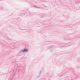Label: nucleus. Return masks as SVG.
Wrapping results in <instances>:
<instances>
[{
	"mask_svg": "<svg viewBox=\"0 0 80 80\" xmlns=\"http://www.w3.org/2000/svg\"><path fill=\"white\" fill-rule=\"evenodd\" d=\"M28 49L26 48H24L23 50H22L21 51V52H28Z\"/></svg>",
	"mask_w": 80,
	"mask_h": 80,
	"instance_id": "f257e3e1",
	"label": "nucleus"
},
{
	"mask_svg": "<svg viewBox=\"0 0 80 80\" xmlns=\"http://www.w3.org/2000/svg\"><path fill=\"white\" fill-rule=\"evenodd\" d=\"M59 45H61L62 46H64L65 44L64 43H60Z\"/></svg>",
	"mask_w": 80,
	"mask_h": 80,
	"instance_id": "f03ea898",
	"label": "nucleus"
},
{
	"mask_svg": "<svg viewBox=\"0 0 80 80\" xmlns=\"http://www.w3.org/2000/svg\"><path fill=\"white\" fill-rule=\"evenodd\" d=\"M42 73V70L40 71V72L39 73V75H41V73Z\"/></svg>",
	"mask_w": 80,
	"mask_h": 80,
	"instance_id": "7ed1b4c3",
	"label": "nucleus"
},
{
	"mask_svg": "<svg viewBox=\"0 0 80 80\" xmlns=\"http://www.w3.org/2000/svg\"><path fill=\"white\" fill-rule=\"evenodd\" d=\"M27 15L28 14L27 12L25 13L24 15Z\"/></svg>",
	"mask_w": 80,
	"mask_h": 80,
	"instance_id": "20e7f679",
	"label": "nucleus"
},
{
	"mask_svg": "<svg viewBox=\"0 0 80 80\" xmlns=\"http://www.w3.org/2000/svg\"><path fill=\"white\" fill-rule=\"evenodd\" d=\"M40 75H39L38 77H37V78H38L39 77H40Z\"/></svg>",
	"mask_w": 80,
	"mask_h": 80,
	"instance_id": "39448f33",
	"label": "nucleus"
},
{
	"mask_svg": "<svg viewBox=\"0 0 80 80\" xmlns=\"http://www.w3.org/2000/svg\"><path fill=\"white\" fill-rule=\"evenodd\" d=\"M52 48V47L51 46L49 48V49H50V48Z\"/></svg>",
	"mask_w": 80,
	"mask_h": 80,
	"instance_id": "423d86ee",
	"label": "nucleus"
},
{
	"mask_svg": "<svg viewBox=\"0 0 80 80\" xmlns=\"http://www.w3.org/2000/svg\"><path fill=\"white\" fill-rule=\"evenodd\" d=\"M47 24L46 23H45V24H43V25H47Z\"/></svg>",
	"mask_w": 80,
	"mask_h": 80,
	"instance_id": "0eeeda50",
	"label": "nucleus"
},
{
	"mask_svg": "<svg viewBox=\"0 0 80 80\" xmlns=\"http://www.w3.org/2000/svg\"><path fill=\"white\" fill-rule=\"evenodd\" d=\"M53 50V49H50L51 51H52Z\"/></svg>",
	"mask_w": 80,
	"mask_h": 80,
	"instance_id": "6e6552de",
	"label": "nucleus"
},
{
	"mask_svg": "<svg viewBox=\"0 0 80 80\" xmlns=\"http://www.w3.org/2000/svg\"><path fill=\"white\" fill-rule=\"evenodd\" d=\"M59 47H62V46H59Z\"/></svg>",
	"mask_w": 80,
	"mask_h": 80,
	"instance_id": "1a4fd4ad",
	"label": "nucleus"
},
{
	"mask_svg": "<svg viewBox=\"0 0 80 80\" xmlns=\"http://www.w3.org/2000/svg\"><path fill=\"white\" fill-rule=\"evenodd\" d=\"M40 8V7H38V8Z\"/></svg>",
	"mask_w": 80,
	"mask_h": 80,
	"instance_id": "9d476101",
	"label": "nucleus"
},
{
	"mask_svg": "<svg viewBox=\"0 0 80 80\" xmlns=\"http://www.w3.org/2000/svg\"><path fill=\"white\" fill-rule=\"evenodd\" d=\"M20 18H18V19H20Z\"/></svg>",
	"mask_w": 80,
	"mask_h": 80,
	"instance_id": "9b49d317",
	"label": "nucleus"
},
{
	"mask_svg": "<svg viewBox=\"0 0 80 80\" xmlns=\"http://www.w3.org/2000/svg\"><path fill=\"white\" fill-rule=\"evenodd\" d=\"M44 21H43V23H44Z\"/></svg>",
	"mask_w": 80,
	"mask_h": 80,
	"instance_id": "f8f14e48",
	"label": "nucleus"
},
{
	"mask_svg": "<svg viewBox=\"0 0 80 80\" xmlns=\"http://www.w3.org/2000/svg\"><path fill=\"white\" fill-rule=\"evenodd\" d=\"M35 7H37V6H35Z\"/></svg>",
	"mask_w": 80,
	"mask_h": 80,
	"instance_id": "ddd939ff",
	"label": "nucleus"
},
{
	"mask_svg": "<svg viewBox=\"0 0 80 80\" xmlns=\"http://www.w3.org/2000/svg\"><path fill=\"white\" fill-rule=\"evenodd\" d=\"M41 18H42V17H41Z\"/></svg>",
	"mask_w": 80,
	"mask_h": 80,
	"instance_id": "4468645a",
	"label": "nucleus"
}]
</instances>
